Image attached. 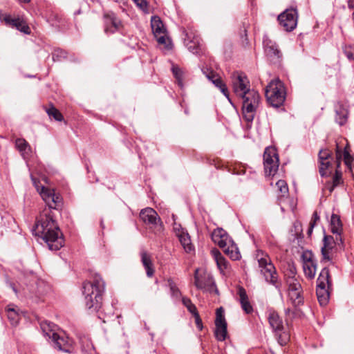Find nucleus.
Listing matches in <instances>:
<instances>
[{
  "mask_svg": "<svg viewBox=\"0 0 354 354\" xmlns=\"http://www.w3.org/2000/svg\"><path fill=\"white\" fill-rule=\"evenodd\" d=\"M48 206L45 208L33 227L35 236L41 238L50 250H59L64 246V238L59 227L55 220L53 210L61 206V199L55 194L44 201Z\"/></svg>",
  "mask_w": 354,
  "mask_h": 354,
  "instance_id": "obj_1",
  "label": "nucleus"
},
{
  "mask_svg": "<svg viewBox=\"0 0 354 354\" xmlns=\"http://www.w3.org/2000/svg\"><path fill=\"white\" fill-rule=\"evenodd\" d=\"M84 305L91 312H97L102 308L105 282L100 275L94 274L89 281L82 286Z\"/></svg>",
  "mask_w": 354,
  "mask_h": 354,
  "instance_id": "obj_2",
  "label": "nucleus"
},
{
  "mask_svg": "<svg viewBox=\"0 0 354 354\" xmlns=\"http://www.w3.org/2000/svg\"><path fill=\"white\" fill-rule=\"evenodd\" d=\"M212 239L231 259L235 261L240 259L241 254L236 245L223 229L214 230L212 233Z\"/></svg>",
  "mask_w": 354,
  "mask_h": 354,
  "instance_id": "obj_3",
  "label": "nucleus"
},
{
  "mask_svg": "<svg viewBox=\"0 0 354 354\" xmlns=\"http://www.w3.org/2000/svg\"><path fill=\"white\" fill-rule=\"evenodd\" d=\"M257 258L261 269V273L263 275L266 281L274 286L279 291H281V283L278 279L276 268L269 256L263 252H259Z\"/></svg>",
  "mask_w": 354,
  "mask_h": 354,
  "instance_id": "obj_4",
  "label": "nucleus"
},
{
  "mask_svg": "<svg viewBox=\"0 0 354 354\" xmlns=\"http://www.w3.org/2000/svg\"><path fill=\"white\" fill-rule=\"evenodd\" d=\"M265 95L268 103L274 107L278 108L283 105L286 93L283 83L279 79L272 80L265 90Z\"/></svg>",
  "mask_w": 354,
  "mask_h": 354,
  "instance_id": "obj_5",
  "label": "nucleus"
},
{
  "mask_svg": "<svg viewBox=\"0 0 354 354\" xmlns=\"http://www.w3.org/2000/svg\"><path fill=\"white\" fill-rule=\"evenodd\" d=\"M241 97L242 98L243 117L247 122H252L260 105V95L258 91L252 89Z\"/></svg>",
  "mask_w": 354,
  "mask_h": 354,
  "instance_id": "obj_6",
  "label": "nucleus"
},
{
  "mask_svg": "<svg viewBox=\"0 0 354 354\" xmlns=\"http://www.w3.org/2000/svg\"><path fill=\"white\" fill-rule=\"evenodd\" d=\"M56 326L50 322H44L41 324V328L44 336L50 339L54 346L59 351L69 353L71 349V341L67 337H61L55 331Z\"/></svg>",
  "mask_w": 354,
  "mask_h": 354,
  "instance_id": "obj_7",
  "label": "nucleus"
},
{
  "mask_svg": "<svg viewBox=\"0 0 354 354\" xmlns=\"http://www.w3.org/2000/svg\"><path fill=\"white\" fill-rule=\"evenodd\" d=\"M331 286L329 270L324 267L319 273L317 281L316 294L318 301L321 306H326L329 301L328 289Z\"/></svg>",
  "mask_w": 354,
  "mask_h": 354,
  "instance_id": "obj_8",
  "label": "nucleus"
},
{
  "mask_svg": "<svg viewBox=\"0 0 354 354\" xmlns=\"http://www.w3.org/2000/svg\"><path fill=\"white\" fill-rule=\"evenodd\" d=\"M279 160L277 149L272 147H266L263 153L264 171L266 176H274L279 168Z\"/></svg>",
  "mask_w": 354,
  "mask_h": 354,
  "instance_id": "obj_9",
  "label": "nucleus"
},
{
  "mask_svg": "<svg viewBox=\"0 0 354 354\" xmlns=\"http://www.w3.org/2000/svg\"><path fill=\"white\" fill-rule=\"evenodd\" d=\"M268 322L273 332L277 336L279 344L285 345L289 340V335L283 332V324L281 318L277 313L273 311L269 313Z\"/></svg>",
  "mask_w": 354,
  "mask_h": 354,
  "instance_id": "obj_10",
  "label": "nucleus"
},
{
  "mask_svg": "<svg viewBox=\"0 0 354 354\" xmlns=\"http://www.w3.org/2000/svg\"><path fill=\"white\" fill-rule=\"evenodd\" d=\"M140 218L146 225L156 230V233L161 232L163 225L158 213L151 207H147L141 210Z\"/></svg>",
  "mask_w": 354,
  "mask_h": 354,
  "instance_id": "obj_11",
  "label": "nucleus"
},
{
  "mask_svg": "<svg viewBox=\"0 0 354 354\" xmlns=\"http://www.w3.org/2000/svg\"><path fill=\"white\" fill-rule=\"evenodd\" d=\"M288 297L295 306L304 304L303 289L298 279H290L288 281Z\"/></svg>",
  "mask_w": 354,
  "mask_h": 354,
  "instance_id": "obj_12",
  "label": "nucleus"
},
{
  "mask_svg": "<svg viewBox=\"0 0 354 354\" xmlns=\"http://www.w3.org/2000/svg\"><path fill=\"white\" fill-rule=\"evenodd\" d=\"M298 15L295 8L286 9L278 16L279 24L286 31L293 30L297 24Z\"/></svg>",
  "mask_w": 354,
  "mask_h": 354,
  "instance_id": "obj_13",
  "label": "nucleus"
},
{
  "mask_svg": "<svg viewBox=\"0 0 354 354\" xmlns=\"http://www.w3.org/2000/svg\"><path fill=\"white\" fill-rule=\"evenodd\" d=\"M232 82L234 92L239 97L252 90L250 89V82L247 76L243 73H233L232 75Z\"/></svg>",
  "mask_w": 354,
  "mask_h": 354,
  "instance_id": "obj_14",
  "label": "nucleus"
},
{
  "mask_svg": "<svg viewBox=\"0 0 354 354\" xmlns=\"http://www.w3.org/2000/svg\"><path fill=\"white\" fill-rule=\"evenodd\" d=\"M184 43L187 49L194 54L200 55L201 52V39L192 30L185 32Z\"/></svg>",
  "mask_w": 354,
  "mask_h": 354,
  "instance_id": "obj_15",
  "label": "nucleus"
},
{
  "mask_svg": "<svg viewBox=\"0 0 354 354\" xmlns=\"http://www.w3.org/2000/svg\"><path fill=\"white\" fill-rule=\"evenodd\" d=\"M104 20V32L107 35L120 31L123 27L121 20L112 12L105 13Z\"/></svg>",
  "mask_w": 354,
  "mask_h": 354,
  "instance_id": "obj_16",
  "label": "nucleus"
},
{
  "mask_svg": "<svg viewBox=\"0 0 354 354\" xmlns=\"http://www.w3.org/2000/svg\"><path fill=\"white\" fill-rule=\"evenodd\" d=\"M303 270L306 277L312 279L315 277L317 270V262L311 252L307 251L302 254Z\"/></svg>",
  "mask_w": 354,
  "mask_h": 354,
  "instance_id": "obj_17",
  "label": "nucleus"
},
{
  "mask_svg": "<svg viewBox=\"0 0 354 354\" xmlns=\"http://www.w3.org/2000/svg\"><path fill=\"white\" fill-rule=\"evenodd\" d=\"M332 153L330 150L325 149H321L318 154L319 172L323 176H327L331 174V171H328L331 167Z\"/></svg>",
  "mask_w": 354,
  "mask_h": 354,
  "instance_id": "obj_18",
  "label": "nucleus"
},
{
  "mask_svg": "<svg viewBox=\"0 0 354 354\" xmlns=\"http://www.w3.org/2000/svg\"><path fill=\"white\" fill-rule=\"evenodd\" d=\"M0 20L3 21L5 24L12 28H15L18 30L25 34H30V30L26 23L20 18H12L10 15L0 13Z\"/></svg>",
  "mask_w": 354,
  "mask_h": 354,
  "instance_id": "obj_19",
  "label": "nucleus"
},
{
  "mask_svg": "<svg viewBox=\"0 0 354 354\" xmlns=\"http://www.w3.org/2000/svg\"><path fill=\"white\" fill-rule=\"evenodd\" d=\"M263 43L265 53L267 56H268L274 63L280 62L282 54L279 50L276 43L268 38L263 39Z\"/></svg>",
  "mask_w": 354,
  "mask_h": 354,
  "instance_id": "obj_20",
  "label": "nucleus"
},
{
  "mask_svg": "<svg viewBox=\"0 0 354 354\" xmlns=\"http://www.w3.org/2000/svg\"><path fill=\"white\" fill-rule=\"evenodd\" d=\"M337 248L335 243V238L330 235H324L323 239V246L321 252L322 255V261H329L331 260L330 253Z\"/></svg>",
  "mask_w": 354,
  "mask_h": 354,
  "instance_id": "obj_21",
  "label": "nucleus"
},
{
  "mask_svg": "<svg viewBox=\"0 0 354 354\" xmlns=\"http://www.w3.org/2000/svg\"><path fill=\"white\" fill-rule=\"evenodd\" d=\"M342 149L339 147V145L337 144L336 147V164H337V168L335 170V173L333 177L332 183L335 184V185H339L343 183L342 180V172L339 169L340 164H341V159H342Z\"/></svg>",
  "mask_w": 354,
  "mask_h": 354,
  "instance_id": "obj_22",
  "label": "nucleus"
},
{
  "mask_svg": "<svg viewBox=\"0 0 354 354\" xmlns=\"http://www.w3.org/2000/svg\"><path fill=\"white\" fill-rule=\"evenodd\" d=\"M237 294L239 296V301L242 309L245 313L251 314L254 310L249 301L245 290L243 287H239Z\"/></svg>",
  "mask_w": 354,
  "mask_h": 354,
  "instance_id": "obj_23",
  "label": "nucleus"
},
{
  "mask_svg": "<svg viewBox=\"0 0 354 354\" xmlns=\"http://www.w3.org/2000/svg\"><path fill=\"white\" fill-rule=\"evenodd\" d=\"M140 257L141 262L146 270L147 276L148 277H151L154 274V268L151 255L145 250H142L140 252Z\"/></svg>",
  "mask_w": 354,
  "mask_h": 354,
  "instance_id": "obj_24",
  "label": "nucleus"
},
{
  "mask_svg": "<svg viewBox=\"0 0 354 354\" xmlns=\"http://www.w3.org/2000/svg\"><path fill=\"white\" fill-rule=\"evenodd\" d=\"M201 71L205 75V77L210 82H212V84H214L215 86H216L217 88H219L224 84L221 77L218 74H216L213 70L207 67H203L201 69Z\"/></svg>",
  "mask_w": 354,
  "mask_h": 354,
  "instance_id": "obj_25",
  "label": "nucleus"
},
{
  "mask_svg": "<svg viewBox=\"0 0 354 354\" xmlns=\"http://www.w3.org/2000/svg\"><path fill=\"white\" fill-rule=\"evenodd\" d=\"M151 26L156 37H158L159 35L165 33V28L159 17L154 16L151 17Z\"/></svg>",
  "mask_w": 354,
  "mask_h": 354,
  "instance_id": "obj_26",
  "label": "nucleus"
},
{
  "mask_svg": "<svg viewBox=\"0 0 354 354\" xmlns=\"http://www.w3.org/2000/svg\"><path fill=\"white\" fill-rule=\"evenodd\" d=\"M15 145L24 158H26L30 153L31 148L28 142L24 138H17L15 140Z\"/></svg>",
  "mask_w": 354,
  "mask_h": 354,
  "instance_id": "obj_27",
  "label": "nucleus"
},
{
  "mask_svg": "<svg viewBox=\"0 0 354 354\" xmlns=\"http://www.w3.org/2000/svg\"><path fill=\"white\" fill-rule=\"evenodd\" d=\"M330 231L333 234H339V233H342V223L340 217L338 215L335 214H332L330 218Z\"/></svg>",
  "mask_w": 354,
  "mask_h": 354,
  "instance_id": "obj_28",
  "label": "nucleus"
},
{
  "mask_svg": "<svg viewBox=\"0 0 354 354\" xmlns=\"http://www.w3.org/2000/svg\"><path fill=\"white\" fill-rule=\"evenodd\" d=\"M212 254L214 256L215 261L216 262L218 268L220 270L221 272H223V270L225 269H227L228 267L227 261L217 249L212 250Z\"/></svg>",
  "mask_w": 354,
  "mask_h": 354,
  "instance_id": "obj_29",
  "label": "nucleus"
},
{
  "mask_svg": "<svg viewBox=\"0 0 354 354\" xmlns=\"http://www.w3.org/2000/svg\"><path fill=\"white\" fill-rule=\"evenodd\" d=\"M194 279H195V281H194L195 286L199 289H204L207 286H210V285L214 286L215 285L212 277H209V276L207 277V281H205L204 279H203L202 277H199L196 274Z\"/></svg>",
  "mask_w": 354,
  "mask_h": 354,
  "instance_id": "obj_30",
  "label": "nucleus"
},
{
  "mask_svg": "<svg viewBox=\"0 0 354 354\" xmlns=\"http://www.w3.org/2000/svg\"><path fill=\"white\" fill-rule=\"evenodd\" d=\"M215 337L218 341L223 342L227 337V324L215 325Z\"/></svg>",
  "mask_w": 354,
  "mask_h": 354,
  "instance_id": "obj_31",
  "label": "nucleus"
},
{
  "mask_svg": "<svg viewBox=\"0 0 354 354\" xmlns=\"http://www.w3.org/2000/svg\"><path fill=\"white\" fill-rule=\"evenodd\" d=\"M46 111L50 118H53L56 121L59 122L64 120V117L60 111L53 105L48 108H46Z\"/></svg>",
  "mask_w": 354,
  "mask_h": 354,
  "instance_id": "obj_32",
  "label": "nucleus"
},
{
  "mask_svg": "<svg viewBox=\"0 0 354 354\" xmlns=\"http://www.w3.org/2000/svg\"><path fill=\"white\" fill-rule=\"evenodd\" d=\"M335 120L339 125H344L347 120V111L342 107L337 109Z\"/></svg>",
  "mask_w": 354,
  "mask_h": 354,
  "instance_id": "obj_33",
  "label": "nucleus"
},
{
  "mask_svg": "<svg viewBox=\"0 0 354 354\" xmlns=\"http://www.w3.org/2000/svg\"><path fill=\"white\" fill-rule=\"evenodd\" d=\"M7 316L12 325H17L19 320V315L14 308L9 306L7 308Z\"/></svg>",
  "mask_w": 354,
  "mask_h": 354,
  "instance_id": "obj_34",
  "label": "nucleus"
},
{
  "mask_svg": "<svg viewBox=\"0 0 354 354\" xmlns=\"http://www.w3.org/2000/svg\"><path fill=\"white\" fill-rule=\"evenodd\" d=\"M179 240L186 252H190L193 250L192 244L188 234H181Z\"/></svg>",
  "mask_w": 354,
  "mask_h": 354,
  "instance_id": "obj_35",
  "label": "nucleus"
},
{
  "mask_svg": "<svg viewBox=\"0 0 354 354\" xmlns=\"http://www.w3.org/2000/svg\"><path fill=\"white\" fill-rule=\"evenodd\" d=\"M167 284L170 289L171 296L176 299L180 298L181 297V292L177 287L176 283L171 279H168Z\"/></svg>",
  "mask_w": 354,
  "mask_h": 354,
  "instance_id": "obj_36",
  "label": "nucleus"
},
{
  "mask_svg": "<svg viewBox=\"0 0 354 354\" xmlns=\"http://www.w3.org/2000/svg\"><path fill=\"white\" fill-rule=\"evenodd\" d=\"M276 185L278 188L279 192H280V195H279V198H283L288 194V187L286 182L283 180H279Z\"/></svg>",
  "mask_w": 354,
  "mask_h": 354,
  "instance_id": "obj_37",
  "label": "nucleus"
},
{
  "mask_svg": "<svg viewBox=\"0 0 354 354\" xmlns=\"http://www.w3.org/2000/svg\"><path fill=\"white\" fill-rule=\"evenodd\" d=\"M182 302L183 305L187 308V310L192 315H194L195 313H198L196 306L194 304H192L189 298L183 297Z\"/></svg>",
  "mask_w": 354,
  "mask_h": 354,
  "instance_id": "obj_38",
  "label": "nucleus"
},
{
  "mask_svg": "<svg viewBox=\"0 0 354 354\" xmlns=\"http://www.w3.org/2000/svg\"><path fill=\"white\" fill-rule=\"evenodd\" d=\"M227 324L224 316V310L222 307L216 309L215 325Z\"/></svg>",
  "mask_w": 354,
  "mask_h": 354,
  "instance_id": "obj_39",
  "label": "nucleus"
},
{
  "mask_svg": "<svg viewBox=\"0 0 354 354\" xmlns=\"http://www.w3.org/2000/svg\"><path fill=\"white\" fill-rule=\"evenodd\" d=\"M296 274H297L296 267L295 266L294 264L289 263L288 265L287 270H286V272L285 274V275L286 277V283H288V281L290 279H297V278H295Z\"/></svg>",
  "mask_w": 354,
  "mask_h": 354,
  "instance_id": "obj_40",
  "label": "nucleus"
},
{
  "mask_svg": "<svg viewBox=\"0 0 354 354\" xmlns=\"http://www.w3.org/2000/svg\"><path fill=\"white\" fill-rule=\"evenodd\" d=\"M67 53L62 49H56L53 53V60L54 62H59L66 58Z\"/></svg>",
  "mask_w": 354,
  "mask_h": 354,
  "instance_id": "obj_41",
  "label": "nucleus"
},
{
  "mask_svg": "<svg viewBox=\"0 0 354 354\" xmlns=\"http://www.w3.org/2000/svg\"><path fill=\"white\" fill-rule=\"evenodd\" d=\"M343 156L345 165L351 171H352V162L353 159L348 151L346 147L344 148Z\"/></svg>",
  "mask_w": 354,
  "mask_h": 354,
  "instance_id": "obj_42",
  "label": "nucleus"
},
{
  "mask_svg": "<svg viewBox=\"0 0 354 354\" xmlns=\"http://www.w3.org/2000/svg\"><path fill=\"white\" fill-rule=\"evenodd\" d=\"M54 194L55 192L53 189H48L44 186L41 187V190L39 192V194L41 196L44 201L47 200L48 198L51 197V196Z\"/></svg>",
  "mask_w": 354,
  "mask_h": 354,
  "instance_id": "obj_43",
  "label": "nucleus"
},
{
  "mask_svg": "<svg viewBox=\"0 0 354 354\" xmlns=\"http://www.w3.org/2000/svg\"><path fill=\"white\" fill-rule=\"evenodd\" d=\"M344 53L349 60H354V46H346L344 48Z\"/></svg>",
  "mask_w": 354,
  "mask_h": 354,
  "instance_id": "obj_44",
  "label": "nucleus"
},
{
  "mask_svg": "<svg viewBox=\"0 0 354 354\" xmlns=\"http://www.w3.org/2000/svg\"><path fill=\"white\" fill-rule=\"evenodd\" d=\"M172 72H173L174 77L178 80V84L180 85H181L182 84V77H183V72H182L181 69L180 68H178V66H174L172 67Z\"/></svg>",
  "mask_w": 354,
  "mask_h": 354,
  "instance_id": "obj_45",
  "label": "nucleus"
},
{
  "mask_svg": "<svg viewBox=\"0 0 354 354\" xmlns=\"http://www.w3.org/2000/svg\"><path fill=\"white\" fill-rule=\"evenodd\" d=\"M341 234H342V233H339V234H335V237H334L335 246H336L337 249L339 248L340 250L344 248V242H343V239L341 236Z\"/></svg>",
  "mask_w": 354,
  "mask_h": 354,
  "instance_id": "obj_46",
  "label": "nucleus"
},
{
  "mask_svg": "<svg viewBox=\"0 0 354 354\" xmlns=\"http://www.w3.org/2000/svg\"><path fill=\"white\" fill-rule=\"evenodd\" d=\"M193 315L195 318V322H196V325L197 328L201 330L203 328V324H202V320L200 317L198 313H195Z\"/></svg>",
  "mask_w": 354,
  "mask_h": 354,
  "instance_id": "obj_47",
  "label": "nucleus"
},
{
  "mask_svg": "<svg viewBox=\"0 0 354 354\" xmlns=\"http://www.w3.org/2000/svg\"><path fill=\"white\" fill-rule=\"evenodd\" d=\"M221 93L228 99V100L230 102V95L227 90V88L225 84H223L222 86H221L219 88Z\"/></svg>",
  "mask_w": 354,
  "mask_h": 354,
  "instance_id": "obj_48",
  "label": "nucleus"
},
{
  "mask_svg": "<svg viewBox=\"0 0 354 354\" xmlns=\"http://www.w3.org/2000/svg\"><path fill=\"white\" fill-rule=\"evenodd\" d=\"M134 3L140 8L144 9L147 7L146 0H133Z\"/></svg>",
  "mask_w": 354,
  "mask_h": 354,
  "instance_id": "obj_49",
  "label": "nucleus"
},
{
  "mask_svg": "<svg viewBox=\"0 0 354 354\" xmlns=\"http://www.w3.org/2000/svg\"><path fill=\"white\" fill-rule=\"evenodd\" d=\"M336 187H337V185H335V184L332 183V182H328L326 185V188L328 189L330 193L333 192Z\"/></svg>",
  "mask_w": 354,
  "mask_h": 354,
  "instance_id": "obj_50",
  "label": "nucleus"
},
{
  "mask_svg": "<svg viewBox=\"0 0 354 354\" xmlns=\"http://www.w3.org/2000/svg\"><path fill=\"white\" fill-rule=\"evenodd\" d=\"M157 41L159 44H165L166 43V38H165V33L162 35H159L158 37H156Z\"/></svg>",
  "mask_w": 354,
  "mask_h": 354,
  "instance_id": "obj_51",
  "label": "nucleus"
},
{
  "mask_svg": "<svg viewBox=\"0 0 354 354\" xmlns=\"http://www.w3.org/2000/svg\"><path fill=\"white\" fill-rule=\"evenodd\" d=\"M319 220V216L317 212H315L313 214L312 219L310 223H314L315 225L316 224V222Z\"/></svg>",
  "mask_w": 354,
  "mask_h": 354,
  "instance_id": "obj_52",
  "label": "nucleus"
},
{
  "mask_svg": "<svg viewBox=\"0 0 354 354\" xmlns=\"http://www.w3.org/2000/svg\"><path fill=\"white\" fill-rule=\"evenodd\" d=\"M348 7L349 9H354V0L348 1Z\"/></svg>",
  "mask_w": 354,
  "mask_h": 354,
  "instance_id": "obj_53",
  "label": "nucleus"
},
{
  "mask_svg": "<svg viewBox=\"0 0 354 354\" xmlns=\"http://www.w3.org/2000/svg\"><path fill=\"white\" fill-rule=\"evenodd\" d=\"M314 227H315V223H310V227H309V229L308 230V235H310L312 233L313 229Z\"/></svg>",
  "mask_w": 354,
  "mask_h": 354,
  "instance_id": "obj_54",
  "label": "nucleus"
},
{
  "mask_svg": "<svg viewBox=\"0 0 354 354\" xmlns=\"http://www.w3.org/2000/svg\"><path fill=\"white\" fill-rule=\"evenodd\" d=\"M19 3H28L31 0H17Z\"/></svg>",
  "mask_w": 354,
  "mask_h": 354,
  "instance_id": "obj_55",
  "label": "nucleus"
},
{
  "mask_svg": "<svg viewBox=\"0 0 354 354\" xmlns=\"http://www.w3.org/2000/svg\"><path fill=\"white\" fill-rule=\"evenodd\" d=\"M290 312V308H287V309L285 310V313H286V315L289 314Z\"/></svg>",
  "mask_w": 354,
  "mask_h": 354,
  "instance_id": "obj_56",
  "label": "nucleus"
},
{
  "mask_svg": "<svg viewBox=\"0 0 354 354\" xmlns=\"http://www.w3.org/2000/svg\"><path fill=\"white\" fill-rule=\"evenodd\" d=\"M100 225H101V227H102V228H104V223H103L102 221H101Z\"/></svg>",
  "mask_w": 354,
  "mask_h": 354,
  "instance_id": "obj_57",
  "label": "nucleus"
}]
</instances>
